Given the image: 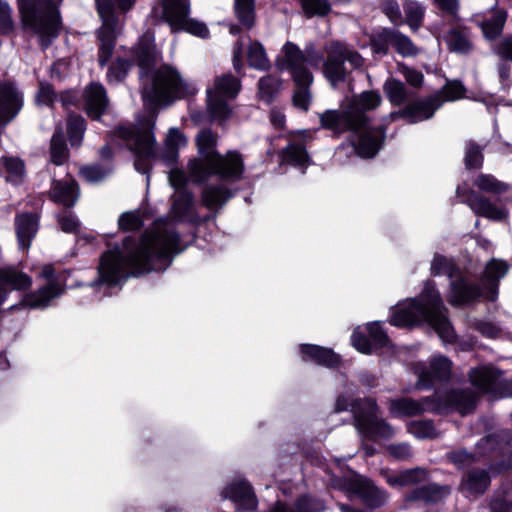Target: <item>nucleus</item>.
<instances>
[{
    "mask_svg": "<svg viewBox=\"0 0 512 512\" xmlns=\"http://www.w3.org/2000/svg\"><path fill=\"white\" fill-rule=\"evenodd\" d=\"M447 458L459 469L469 467L476 462V455L468 453L466 450L452 451L447 454Z\"/></svg>",
    "mask_w": 512,
    "mask_h": 512,
    "instance_id": "13d9d810",
    "label": "nucleus"
},
{
    "mask_svg": "<svg viewBox=\"0 0 512 512\" xmlns=\"http://www.w3.org/2000/svg\"><path fill=\"white\" fill-rule=\"evenodd\" d=\"M161 3L163 16L172 30L184 29L195 36L208 37L209 30L204 23L188 19L190 0H161Z\"/></svg>",
    "mask_w": 512,
    "mask_h": 512,
    "instance_id": "dca6fc26",
    "label": "nucleus"
},
{
    "mask_svg": "<svg viewBox=\"0 0 512 512\" xmlns=\"http://www.w3.org/2000/svg\"><path fill=\"white\" fill-rule=\"evenodd\" d=\"M168 179L175 191H186L184 186L187 182V176L184 171L180 169H171Z\"/></svg>",
    "mask_w": 512,
    "mask_h": 512,
    "instance_id": "774afa93",
    "label": "nucleus"
},
{
    "mask_svg": "<svg viewBox=\"0 0 512 512\" xmlns=\"http://www.w3.org/2000/svg\"><path fill=\"white\" fill-rule=\"evenodd\" d=\"M50 198L55 203L72 207L79 198V188L74 179L67 177L63 180H53Z\"/></svg>",
    "mask_w": 512,
    "mask_h": 512,
    "instance_id": "bb28decb",
    "label": "nucleus"
},
{
    "mask_svg": "<svg viewBox=\"0 0 512 512\" xmlns=\"http://www.w3.org/2000/svg\"><path fill=\"white\" fill-rule=\"evenodd\" d=\"M407 431L418 439L435 438L438 435L431 420L411 421L407 425Z\"/></svg>",
    "mask_w": 512,
    "mask_h": 512,
    "instance_id": "49530a36",
    "label": "nucleus"
},
{
    "mask_svg": "<svg viewBox=\"0 0 512 512\" xmlns=\"http://www.w3.org/2000/svg\"><path fill=\"white\" fill-rule=\"evenodd\" d=\"M324 509L325 505L321 500L304 495L297 499L293 508H289L278 501L271 512H321Z\"/></svg>",
    "mask_w": 512,
    "mask_h": 512,
    "instance_id": "c9c22d12",
    "label": "nucleus"
},
{
    "mask_svg": "<svg viewBox=\"0 0 512 512\" xmlns=\"http://www.w3.org/2000/svg\"><path fill=\"white\" fill-rule=\"evenodd\" d=\"M40 276L47 281V284L40 287L36 292L27 294L23 298L21 306L44 308L64 292L62 283L55 277V270L52 265H45Z\"/></svg>",
    "mask_w": 512,
    "mask_h": 512,
    "instance_id": "a211bd4d",
    "label": "nucleus"
},
{
    "mask_svg": "<svg viewBox=\"0 0 512 512\" xmlns=\"http://www.w3.org/2000/svg\"><path fill=\"white\" fill-rule=\"evenodd\" d=\"M13 29L14 22L11 17V8L6 2L0 1V34H9Z\"/></svg>",
    "mask_w": 512,
    "mask_h": 512,
    "instance_id": "680f3d73",
    "label": "nucleus"
},
{
    "mask_svg": "<svg viewBox=\"0 0 512 512\" xmlns=\"http://www.w3.org/2000/svg\"><path fill=\"white\" fill-rule=\"evenodd\" d=\"M448 49L451 52L466 54L472 48L470 32L466 27L457 26L451 28L445 37Z\"/></svg>",
    "mask_w": 512,
    "mask_h": 512,
    "instance_id": "72a5a7b5",
    "label": "nucleus"
},
{
    "mask_svg": "<svg viewBox=\"0 0 512 512\" xmlns=\"http://www.w3.org/2000/svg\"><path fill=\"white\" fill-rule=\"evenodd\" d=\"M367 330L373 347L388 346L389 338L379 322L369 323Z\"/></svg>",
    "mask_w": 512,
    "mask_h": 512,
    "instance_id": "6e6d98bb",
    "label": "nucleus"
},
{
    "mask_svg": "<svg viewBox=\"0 0 512 512\" xmlns=\"http://www.w3.org/2000/svg\"><path fill=\"white\" fill-rule=\"evenodd\" d=\"M506 18L504 9L493 8L485 15H474L473 21L481 28L486 39L493 40L501 34Z\"/></svg>",
    "mask_w": 512,
    "mask_h": 512,
    "instance_id": "393cba45",
    "label": "nucleus"
},
{
    "mask_svg": "<svg viewBox=\"0 0 512 512\" xmlns=\"http://www.w3.org/2000/svg\"><path fill=\"white\" fill-rule=\"evenodd\" d=\"M51 161L55 165H62L68 158V149L61 129L54 132L50 145Z\"/></svg>",
    "mask_w": 512,
    "mask_h": 512,
    "instance_id": "58836bf2",
    "label": "nucleus"
},
{
    "mask_svg": "<svg viewBox=\"0 0 512 512\" xmlns=\"http://www.w3.org/2000/svg\"><path fill=\"white\" fill-rule=\"evenodd\" d=\"M0 282L11 290H26L31 284V278L14 266L0 268Z\"/></svg>",
    "mask_w": 512,
    "mask_h": 512,
    "instance_id": "473e14b6",
    "label": "nucleus"
},
{
    "mask_svg": "<svg viewBox=\"0 0 512 512\" xmlns=\"http://www.w3.org/2000/svg\"><path fill=\"white\" fill-rule=\"evenodd\" d=\"M14 227L19 248L28 250L39 229L37 213H21L16 215Z\"/></svg>",
    "mask_w": 512,
    "mask_h": 512,
    "instance_id": "5701e85b",
    "label": "nucleus"
},
{
    "mask_svg": "<svg viewBox=\"0 0 512 512\" xmlns=\"http://www.w3.org/2000/svg\"><path fill=\"white\" fill-rule=\"evenodd\" d=\"M469 377L472 385L483 393L493 397L512 398V379H503L502 374L492 367L474 368L470 371Z\"/></svg>",
    "mask_w": 512,
    "mask_h": 512,
    "instance_id": "f3484780",
    "label": "nucleus"
},
{
    "mask_svg": "<svg viewBox=\"0 0 512 512\" xmlns=\"http://www.w3.org/2000/svg\"><path fill=\"white\" fill-rule=\"evenodd\" d=\"M56 98V94L50 85L43 83L40 84L36 95V101L38 104L51 105Z\"/></svg>",
    "mask_w": 512,
    "mask_h": 512,
    "instance_id": "338daca9",
    "label": "nucleus"
},
{
    "mask_svg": "<svg viewBox=\"0 0 512 512\" xmlns=\"http://www.w3.org/2000/svg\"><path fill=\"white\" fill-rule=\"evenodd\" d=\"M154 119L146 118L139 121L137 127L119 125L115 136L122 139L135 155L134 167L143 174H149L152 163L156 158V146L153 136Z\"/></svg>",
    "mask_w": 512,
    "mask_h": 512,
    "instance_id": "9b49d317",
    "label": "nucleus"
},
{
    "mask_svg": "<svg viewBox=\"0 0 512 512\" xmlns=\"http://www.w3.org/2000/svg\"><path fill=\"white\" fill-rule=\"evenodd\" d=\"M200 159L194 158L188 162L189 177L195 183H202L215 175L222 180L236 182L244 172L242 155L234 150L221 155L216 150L217 135L209 129L199 132L196 137Z\"/></svg>",
    "mask_w": 512,
    "mask_h": 512,
    "instance_id": "0eeeda50",
    "label": "nucleus"
},
{
    "mask_svg": "<svg viewBox=\"0 0 512 512\" xmlns=\"http://www.w3.org/2000/svg\"><path fill=\"white\" fill-rule=\"evenodd\" d=\"M473 183L479 190L491 194H499L508 189L505 183L498 181L490 174H479Z\"/></svg>",
    "mask_w": 512,
    "mask_h": 512,
    "instance_id": "c03bdc74",
    "label": "nucleus"
},
{
    "mask_svg": "<svg viewBox=\"0 0 512 512\" xmlns=\"http://www.w3.org/2000/svg\"><path fill=\"white\" fill-rule=\"evenodd\" d=\"M508 271L505 261L492 259L485 267L481 286L470 281L461 274L454 263L446 257L436 255L431 264L434 276L447 275L450 282L449 302L452 305H463L474 302L479 298L494 301L498 295V284Z\"/></svg>",
    "mask_w": 512,
    "mask_h": 512,
    "instance_id": "39448f33",
    "label": "nucleus"
},
{
    "mask_svg": "<svg viewBox=\"0 0 512 512\" xmlns=\"http://www.w3.org/2000/svg\"><path fill=\"white\" fill-rule=\"evenodd\" d=\"M489 485V473L485 469H473L462 478L460 490L466 497H477L483 494Z\"/></svg>",
    "mask_w": 512,
    "mask_h": 512,
    "instance_id": "c85d7f7f",
    "label": "nucleus"
},
{
    "mask_svg": "<svg viewBox=\"0 0 512 512\" xmlns=\"http://www.w3.org/2000/svg\"><path fill=\"white\" fill-rule=\"evenodd\" d=\"M241 90V81L230 73L215 77L206 90L207 110L219 122L226 121L231 115L230 102Z\"/></svg>",
    "mask_w": 512,
    "mask_h": 512,
    "instance_id": "4468645a",
    "label": "nucleus"
},
{
    "mask_svg": "<svg viewBox=\"0 0 512 512\" xmlns=\"http://www.w3.org/2000/svg\"><path fill=\"white\" fill-rule=\"evenodd\" d=\"M300 352L304 360H312L326 367H335L340 362L339 355L322 346L302 344Z\"/></svg>",
    "mask_w": 512,
    "mask_h": 512,
    "instance_id": "7c9ffc66",
    "label": "nucleus"
},
{
    "mask_svg": "<svg viewBox=\"0 0 512 512\" xmlns=\"http://www.w3.org/2000/svg\"><path fill=\"white\" fill-rule=\"evenodd\" d=\"M184 249L174 229L167 223H158L139 238L128 236L121 244L108 247L100 260V279L116 285L129 276L164 271Z\"/></svg>",
    "mask_w": 512,
    "mask_h": 512,
    "instance_id": "f257e3e1",
    "label": "nucleus"
},
{
    "mask_svg": "<svg viewBox=\"0 0 512 512\" xmlns=\"http://www.w3.org/2000/svg\"><path fill=\"white\" fill-rule=\"evenodd\" d=\"M23 105L22 94L13 83L0 81V124L12 120ZM5 174L6 181L13 184L23 182L26 170L22 159L18 157H3L0 160V174Z\"/></svg>",
    "mask_w": 512,
    "mask_h": 512,
    "instance_id": "f8f14e48",
    "label": "nucleus"
},
{
    "mask_svg": "<svg viewBox=\"0 0 512 512\" xmlns=\"http://www.w3.org/2000/svg\"><path fill=\"white\" fill-rule=\"evenodd\" d=\"M382 10L392 23H402L400 7L395 0H386L382 5Z\"/></svg>",
    "mask_w": 512,
    "mask_h": 512,
    "instance_id": "69168bd1",
    "label": "nucleus"
},
{
    "mask_svg": "<svg viewBox=\"0 0 512 512\" xmlns=\"http://www.w3.org/2000/svg\"><path fill=\"white\" fill-rule=\"evenodd\" d=\"M23 27L38 35L46 48L61 28L59 11L52 0H17Z\"/></svg>",
    "mask_w": 512,
    "mask_h": 512,
    "instance_id": "9d476101",
    "label": "nucleus"
},
{
    "mask_svg": "<svg viewBox=\"0 0 512 512\" xmlns=\"http://www.w3.org/2000/svg\"><path fill=\"white\" fill-rule=\"evenodd\" d=\"M393 32L394 29L389 28H384L377 32L371 40L373 52L385 55L388 52L389 47H393Z\"/></svg>",
    "mask_w": 512,
    "mask_h": 512,
    "instance_id": "3c124183",
    "label": "nucleus"
},
{
    "mask_svg": "<svg viewBox=\"0 0 512 512\" xmlns=\"http://www.w3.org/2000/svg\"><path fill=\"white\" fill-rule=\"evenodd\" d=\"M231 197V190L224 184L207 185L201 194L202 204L209 209L221 208Z\"/></svg>",
    "mask_w": 512,
    "mask_h": 512,
    "instance_id": "2f4dec72",
    "label": "nucleus"
},
{
    "mask_svg": "<svg viewBox=\"0 0 512 512\" xmlns=\"http://www.w3.org/2000/svg\"><path fill=\"white\" fill-rule=\"evenodd\" d=\"M302 10L307 18L324 17L331 11L329 0H300Z\"/></svg>",
    "mask_w": 512,
    "mask_h": 512,
    "instance_id": "de8ad7c7",
    "label": "nucleus"
},
{
    "mask_svg": "<svg viewBox=\"0 0 512 512\" xmlns=\"http://www.w3.org/2000/svg\"><path fill=\"white\" fill-rule=\"evenodd\" d=\"M428 472L424 468L416 467L403 470L397 474L389 475L387 483L393 487L411 486L426 481Z\"/></svg>",
    "mask_w": 512,
    "mask_h": 512,
    "instance_id": "f704fd0d",
    "label": "nucleus"
},
{
    "mask_svg": "<svg viewBox=\"0 0 512 512\" xmlns=\"http://www.w3.org/2000/svg\"><path fill=\"white\" fill-rule=\"evenodd\" d=\"M476 397L470 390H453L445 398L440 392L426 396L420 400L398 398L390 400L389 411L394 417H413L425 412L442 413L455 409L461 414L469 413L475 406Z\"/></svg>",
    "mask_w": 512,
    "mask_h": 512,
    "instance_id": "6e6552de",
    "label": "nucleus"
},
{
    "mask_svg": "<svg viewBox=\"0 0 512 512\" xmlns=\"http://www.w3.org/2000/svg\"><path fill=\"white\" fill-rule=\"evenodd\" d=\"M320 52L314 43H308L301 50L293 42L287 41L277 58L280 70H287L295 83L296 90L293 96L294 105L302 110H308L311 94L309 87L313 82V75L305 64L313 68L322 67L324 77L336 87L345 82L350 71L345 65L348 62L353 69L363 66L364 59L351 45L340 40L328 42Z\"/></svg>",
    "mask_w": 512,
    "mask_h": 512,
    "instance_id": "f03ea898",
    "label": "nucleus"
},
{
    "mask_svg": "<svg viewBox=\"0 0 512 512\" xmlns=\"http://www.w3.org/2000/svg\"><path fill=\"white\" fill-rule=\"evenodd\" d=\"M58 223L61 227V230L66 233L79 232L80 222L77 217L69 211H64L58 215Z\"/></svg>",
    "mask_w": 512,
    "mask_h": 512,
    "instance_id": "bf43d9fd",
    "label": "nucleus"
},
{
    "mask_svg": "<svg viewBox=\"0 0 512 512\" xmlns=\"http://www.w3.org/2000/svg\"><path fill=\"white\" fill-rule=\"evenodd\" d=\"M387 451L392 457L400 461H406L413 457V451L408 443L388 445Z\"/></svg>",
    "mask_w": 512,
    "mask_h": 512,
    "instance_id": "e2e57ef3",
    "label": "nucleus"
},
{
    "mask_svg": "<svg viewBox=\"0 0 512 512\" xmlns=\"http://www.w3.org/2000/svg\"><path fill=\"white\" fill-rule=\"evenodd\" d=\"M84 106L86 113L92 119H100L108 107L106 90L100 83H91L84 91Z\"/></svg>",
    "mask_w": 512,
    "mask_h": 512,
    "instance_id": "a878e982",
    "label": "nucleus"
},
{
    "mask_svg": "<svg viewBox=\"0 0 512 512\" xmlns=\"http://www.w3.org/2000/svg\"><path fill=\"white\" fill-rule=\"evenodd\" d=\"M464 94V87L459 81H452L447 83L440 95L441 100L444 101H454L460 99Z\"/></svg>",
    "mask_w": 512,
    "mask_h": 512,
    "instance_id": "052dcab7",
    "label": "nucleus"
},
{
    "mask_svg": "<svg viewBox=\"0 0 512 512\" xmlns=\"http://www.w3.org/2000/svg\"><path fill=\"white\" fill-rule=\"evenodd\" d=\"M508 437V433L506 431H501L495 435H489L483 438L478 443V450L480 455H493L501 454L503 455L507 449L508 443L505 440Z\"/></svg>",
    "mask_w": 512,
    "mask_h": 512,
    "instance_id": "e433bc0d",
    "label": "nucleus"
},
{
    "mask_svg": "<svg viewBox=\"0 0 512 512\" xmlns=\"http://www.w3.org/2000/svg\"><path fill=\"white\" fill-rule=\"evenodd\" d=\"M463 202L466 203L476 215L490 220L500 221L507 216L505 208L497 206L487 197L475 191L469 192Z\"/></svg>",
    "mask_w": 512,
    "mask_h": 512,
    "instance_id": "4be33fe9",
    "label": "nucleus"
},
{
    "mask_svg": "<svg viewBox=\"0 0 512 512\" xmlns=\"http://www.w3.org/2000/svg\"><path fill=\"white\" fill-rule=\"evenodd\" d=\"M111 172L110 168L101 165L85 166L80 169L81 176L90 183H96L106 178Z\"/></svg>",
    "mask_w": 512,
    "mask_h": 512,
    "instance_id": "5fc2aeb1",
    "label": "nucleus"
},
{
    "mask_svg": "<svg viewBox=\"0 0 512 512\" xmlns=\"http://www.w3.org/2000/svg\"><path fill=\"white\" fill-rule=\"evenodd\" d=\"M131 64L128 60L117 59L108 69L107 79L109 82H119L123 80L130 68Z\"/></svg>",
    "mask_w": 512,
    "mask_h": 512,
    "instance_id": "4d7b16f0",
    "label": "nucleus"
},
{
    "mask_svg": "<svg viewBox=\"0 0 512 512\" xmlns=\"http://www.w3.org/2000/svg\"><path fill=\"white\" fill-rule=\"evenodd\" d=\"M223 497L233 501L238 508L254 510L257 499L250 484L245 480L230 483L222 492Z\"/></svg>",
    "mask_w": 512,
    "mask_h": 512,
    "instance_id": "b1692460",
    "label": "nucleus"
},
{
    "mask_svg": "<svg viewBox=\"0 0 512 512\" xmlns=\"http://www.w3.org/2000/svg\"><path fill=\"white\" fill-rule=\"evenodd\" d=\"M349 408L353 413L354 426L363 440L390 439L394 436V428L377 416L378 406L375 400L366 398L351 402L345 395H339L335 403V412L339 413Z\"/></svg>",
    "mask_w": 512,
    "mask_h": 512,
    "instance_id": "1a4fd4ad",
    "label": "nucleus"
},
{
    "mask_svg": "<svg viewBox=\"0 0 512 512\" xmlns=\"http://www.w3.org/2000/svg\"><path fill=\"white\" fill-rule=\"evenodd\" d=\"M442 104L440 95H433L424 100L409 103L402 110L401 116L409 123H418L431 118Z\"/></svg>",
    "mask_w": 512,
    "mask_h": 512,
    "instance_id": "412c9836",
    "label": "nucleus"
},
{
    "mask_svg": "<svg viewBox=\"0 0 512 512\" xmlns=\"http://www.w3.org/2000/svg\"><path fill=\"white\" fill-rule=\"evenodd\" d=\"M446 312L435 283L427 281L418 298L408 299L395 306L390 323L397 327H410L426 322L444 343H453L456 335Z\"/></svg>",
    "mask_w": 512,
    "mask_h": 512,
    "instance_id": "423d86ee",
    "label": "nucleus"
},
{
    "mask_svg": "<svg viewBox=\"0 0 512 512\" xmlns=\"http://www.w3.org/2000/svg\"><path fill=\"white\" fill-rule=\"evenodd\" d=\"M483 163L482 147L474 141H468L465 145V165L467 168H480Z\"/></svg>",
    "mask_w": 512,
    "mask_h": 512,
    "instance_id": "603ef678",
    "label": "nucleus"
},
{
    "mask_svg": "<svg viewBox=\"0 0 512 512\" xmlns=\"http://www.w3.org/2000/svg\"><path fill=\"white\" fill-rule=\"evenodd\" d=\"M392 40L393 47L397 53L403 57L416 56L419 53V49L414 45L411 39L395 29Z\"/></svg>",
    "mask_w": 512,
    "mask_h": 512,
    "instance_id": "09e8293b",
    "label": "nucleus"
},
{
    "mask_svg": "<svg viewBox=\"0 0 512 512\" xmlns=\"http://www.w3.org/2000/svg\"><path fill=\"white\" fill-rule=\"evenodd\" d=\"M118 225L121 230L135 231L143 226V219L139 211H129L119 217Z\"/></svg>",
    "mask_w": 512,
    "mask_h": 512,
    "instance_id": "864d4df0",
    "label": "nucleus"
},
{
    "mask_svg": "<svg viewBox=\"0 0 512 512\" xmlns=\"http://www.w3.org/2000/svg\"><path fill=\"white\" fill-rule=\"evenodd\" d=\"M450 494V488L446 485L427 484L414 489L405 495V501H423L425 503H437Z\"/></svg>",
    "mask_w": 512,
    "mask_h": 512,
    "instance_id": "c756f323",
    "label": "nucleus"
},
{
    "mask_svg": "<svg viewBox=\"0 0 512 512\" xmlns=\"http://www.w3.org/2000/svg\"><path fill=\"white\" fill-rule=\"evenodd\" d=\"M352 345L361 353L370 354L373 350V345L370 337L367 338L365 335L358 331H354L351 336Z\"/></svg>",
    "mask_w": 512,
    "mask_h": 512,
    "instance_id": "0e129e2a",
    "label": "nucleus"
},
{
    "mask_svg": "<svg viewBox=\"0 0 512 512\" xmlns=\"http://www.w3.org/2000/svg\"><path fill=\"white\" fill-rule=\"evenodd\" d=\"M171 218L178 222H188L196 224L200 222V217L196 212L194 198L188 191H175L171 197Z\"/></svg>",
    "mask_w": 512,
    "mask_h": 512,
    "instance_id": "aec40b11",
    "label": "nucleus"
},
{
    "mask_svg": "<svg viewBox=\"0 0 512 512\" xmlns=\"http://www.w3.org/2000/svg\"><path fill=\"white\" fill-rule=\"evenodd\" d=\"M403 10L407 24L412 30H417L422 24L425 8L417 1L405 0Z\"/></svg>",
    "mask_w": 512,
    "mask_h": 512,
    "instance_id": "ea45409f",
    "label": "nucleus"
},
{
    "mask_svg": "<svg viewBox=\"0 0 512 512\" xmlns=\"http://www.w3.org/2000/svg\"><path fill=\"white\" fill-rule=\"evenodd\" d=\"M247 59L249 66L257 70H267L270 67L265 49L259 42L250 43Z\"/></svg>",
    "mask_w": 512,
    "mask_h": 512,
    "instance_id": "79ce46f5",
    "label": "nucleus"
},
{
    "mask_svg": "<svg viewBox=\"0 0 512 512\" xmlns=\"http://www.w3.org/2000/svg\"><path fill=\"white\" fill-rule=\"evenodd\" d=\"M348 495L360 498L367 506L371 508L380 507L387 499L386 491L374 486L370 481L355 477L347 482L345 487Z\"/></svg>",
    "mask_w": 512,
    "mask_h": 512,
    "instance_id": "6ab92c4d",
    "label": "nucleus"
},
{
    "mask_svg": "<svg viewBox=\"0 0 512 512\" xmlns=\"http://www.w3.org/2000/svg\"><path fill=\"white\" fill-rule=\"evenodd\" d=\"M412 371L417 376L414 388L429 390L435 384L449 380L452 373V362L443 355H433L428 363L422 361L413 363Z\"/></svg>",
    "mask_w": 512,
    "mask_h": 512,
    "instance_id": "2eb2a0df",
    "label": "nucleus"
},
{
    "mask_svg": "<svg viewBox=\"0 0 512 512\" xmlns=\"http://www.w3.org/2000/svg\"><path fill=\"white\" fill-rule=\"evenodd\" d=\"M167 152L163 155V159L167 163H173L177 157V149L185 145L186 139L183 133L177 128H171L166 138Z\"/></svg>",
    "mask_w": 512,
    "mask_h": 512,
    "instance_id": "a19ab883",
    "label": "nucleus"
},
{
    "mask_svg": "<svg viewBox=\"0 0 512 512\" xmlns=\"http://www.w3.org/2000/svg\"><path fill=\"white\" fill-rule=\"evenodd\" d=\"M160 59L153 35L145 33L133 52V61L140 68L142 98L145 104H169L189 92L188 84L175 68L169 65L155 68Z\"/></svg>",
    "mask_w": 512,
    "mask_h": 512,
    "instance_id": "20e7f679",
    "label": "nucleus"
},
{
    "mask_svg": "<svg viewBox=\"0 0 512 512\" xmlns=\"http://www.w3.org/2000/svg\"><path fill=\"white\" fill-rule=\"evenodd\" d=\"M95 3L102 21V25L97 30V38L99 40L98 62L103 67L112 57L116 38L122 31L124 21L114 11L113 0H95Z\"/></svg>",
    "mask_w": 512,
    "mask_h": 512,
    "instance_id": "ddd939ff",
    "label": "nucleus"
},
{
    "mask_svg": "<svg viewBox=\"0 0 512 512\" xmlns=\"http://www.w3.org/2000/svg\"><path fill=\"white\" fill-rule=\"evenodd\" d=\"M254 4L255 0H235L237 18L247 28H251L254 25Z\"/></svg>",
    "mask_w": 512,
    "mask_h": 512,
    "instance_id": "a18cd8bd",
    "label": "nucleus"
},
{
    "mask_svg": "<svg viewBox=\"0 0 512 512\" xmlns=\"http://www.w3.org/2000/svg\"><path fill=\"white\" fill-rule=\"evenodd\" d=\"M86 130L85 120L80 115H70L67 122V132L70 144L80 146Z\"/></svg>",
    "mask_w": 512,
    "mask_h": 512,
    "instance_id": "37998d69",
    "label": "nucleus"
},
{
    "mask_svg": "<svg viewBox=\"0 0 512 512\" xmlns=\"http://www.w3.org/2000/svg\"><path fill=\"white\" fill-rule=\"evenodd\" d=\"M306 140V132L293 134L286 149L283 151V160L294 166L306 167L310 162L306 151Z\"/></svg>",
    "mask_w": 512,
    "mask_h": 512,
    "instance_id": "cd10ccee",
    "label": "nucleus"
},
{
    "mask_svg": "<svg viewBox=\"0 0 512 512\" xmlns=\"http://www.w3.org/2000/svg\"><path fill=\"white\" fill-rule=\"evenodd\" d=\"M382 102L376 91H363L355 95L342 110H328L320 116L322 127L335 133L350 131L355 151L363 158L374 157L385 139L382 123H376L369 113L377 109Z\"/></svg>",
    "mask_w": 512,
    "mask_h": 512,
    "instance_id": "7ed1b4c3",
    "label": "nucleus"
},
{
    "mask_svg": "<svg viewBox=\"0 0 512 512\" xmlns=\"http://www.w3.org/2000/svg\"><path fill=\"white\" fill-rule=\"evenodd\" d=\"M383 88L390 102L395 105L403 103L407 97L405 85L399 80L389 78Z\"/></svg>",
    "mask_w": 512,
    "mask_h": 512,
    "instance_id": "8fccbe9b",
    "label": "nucleus"
},
{
    "mask_svg": "<svg viewBox=\"0 0 512 512\" xmlns=\"http://www.w3.org/2000/svg\"><path fill=\"white\" fill-rule=\"evenodd\" d=\"M281 87V81L278 77L267 75L258 82V97L261 101L270 104Z\"/></svg>",
    "mask_w": 512,
    "mask_h": 512,
    "instance_id": "4c0bfd02",
    "label": "nucleus"
}]
</instances>
